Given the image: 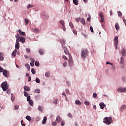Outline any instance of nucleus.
Instances as JSON below:
<instances>
[{"mask_svg":"<svg viewBox=\"0 0 126 126\" xmlns=\"http://www.w3.org/2000/svg\"><path fill=\"white\" fill-rule=\"evenodd\" d=\"M81 55L82 59L84 60V59H85V58H86V57L88 56V51L87 50V49L86 48L83 49L81 50Z\"/></svg>","mask_w":126,"mask_h":126,"instance_id":"obj_1","label":"nucleus"},{"mask_svg":"<svg viewBox=\"0 0 126 126\" xmlns=\"http://www.w3.org/2000/svg\"><path fill=\"white\" fill-rule=\"evenodd\" d=\"M103 123L106 124V125H111L113 123L112 120V117H106L103 119Z\"/></svg>","mask_w":126,"mask_h":126,"instance_id":"obj_2","label":"nucleus"},{"mask_svg":"<svg viewBox=\"0 0 126 126\" xmlns=\"http://www.w3.org/2000/svg\"><path fill=\"white\" fill-rule=\"evenodd\" d=\"M1 87L2 88L3 91H6L7 89H8V84H7V82H3L1 85Z\"/></svg>","mask_w":126,"mask_h":126,"instance_id":"obj_3","label":"nucleus"},{"mask_svg":"<svg viewBox=\"0 0 126 126\" xmlns=\"http://www.w3.org/2000/svg\"><path fill=\"white\" fill-rule=\"evenodd\" d=\"M119 39V37L118 36H116L114 38V46L115 47L116 50L118 49V44H119V41L118 39Z\"/></svg>","mask_w":126,"mask_h":126,"instance_id":"obj_4","label":"nucleus"},{"mask_svg":"<svg viewBox=\"0 0 126 126\" xmlns=\"http://www.w3.org/2000/svg\"><path fill=\"white\" fill-rule=\"evenodd\" d=\"M16 40H18V42H20L23 44L25 43V38L23 36H21L19 39H16Z\"/></svg>","mask_w":126,"mask_h":126,"instance_id":"obj_5","label":"nucleus"},{"mask_svg":"<svg viewBox=\"0 0 126 126\" xmlns=\"http://www.w3.org/2000/svg\"><path fill=\"white\" fill-rule=\"evenodd\" d=\"M69 65L71 66L73 64V61L72 60V56L69 55V60H68Z\"/></svg>","mask_w":126,"mask_h":126,"instance_id":"obj_6","label":"nucleus"},{"mask_svg":"<svg viewBox=\"0 0 126 126\" xmlns=\"http://www.w3.org/2000/svg\"><path fill=\"white\" fill-rule=\"evenodd\" d=\"M63 49H64V52L65 55H68L69 58V56H71V55H70V53H69V51H68V50H67V48L65 47V46H64V47H63Z\"/></svg>","mask_w":126,"mask_h":126,"instance_id":"obj_7","label":"nucleus"},{"mask_svg":"<svg viewBox=\"0 0 126 126\" xmlns=\"http://www.w3.org/2000/svg\"><path fill=\"white\" fill-rule=\"evenodd\" d=\"M117 91L118 92H126V88L120 87L117 89Z\"/></svg>","mask_w":126,"mask_h":126,"instance_id":"obj_8","label":"nucleus"},{"mask_svg":"<svg viewBox=\"0 0 126 126\" xmlns=\"http://www.w3.org/2000/svg\"><path fill=\"white\" fill-rule=\"evenodd\" d=\"M99 16L101 18L100 21L101 22H105V19H104V15L102 13H99Z\"/></svg>","mask_w":126,"mask_h":126,"instance_id":"obj_9","label":"nucleus"},{"mask_svg":"<svg viewBox=\"0 0 126 126\" xmlns=\"http://www.w3.org/2000/svg\"><path fill=\"white\" fill-rule=\"evenodd\" d=\"M20 46L19 45V42H18V40H16V44H15V48L17 50H19Z\"/></svg>","mask_w":126,"mask_h":126,"instance_id":"obj_10","label":"nucleus"},{"mask_svg":"<svg viewBox=\"0 0 126 126\" xmlns=\"http://www.w3.org/2000/svg\"><path fill=\"white\" fill-rule=\"evenodd\" d=\"M121 54H122V55L123 57L125 56V55H126V49H125V48H123V49L122 50Z\"/></svg>","mask_w":126,"mask_h":126,"instance_id":"obj_11","label":"nucleus"},{"mask_svg":"<svg viewBox=\"0 0 126 126\" xmlns=\"http://www.w3.org/2000/svg\"><path fill=\"white\" fill-rule=\"evenodd\" d=\"M18 32H19V34L20 35V36H25V32H22L21 30H19Z\"/></svg>","mask_w":126,"mask_h":126,"instance_id":"obj_12","label":"nucleus"},{"mask_svg":"<svg viewBox=\"0 0 126 126\" xmlns=\"http://www.w3.org/2000/svg\"><path fill=\"white\" fill-rule=\"evenodd\" d=\"M61 120H62L61 117L60 116H57L56 119V122H57V123H60L61 122Z\"/></svg>","mask_w":126,"mask_h":126,"instance_id":"obj_13","label":"nucleus"},{"mask_svg":"<svg viewBox=\"0 0 126 126\" xmlns=\"http://www.w3.org/2000/svg\"><path fill=\"white\" fill-rule=\"evenodd\" d=\"M61 43L62 44V48L64 47V45H65V40L63 39L61 40Z\"/></svg>","mask_w":126,"mask_h":126,"instance_id":"obj_14","label":"nucleus"},{"mask_svg":"<svg viewBox=\"0 0 126 126\" xmlns=\"http://www.w3.org/2000/svg\"><path fill=\"white\" fill-rule=\"evenodd\" d=\"M99 106H100V109H102V110H103V109H104V107H106V105H105V104L104 103H101L99 104Z\"/></svg>","mask_w":126,"mask_h":126,"instance_id":"obj_15","label":"nucleus"},{"mask_svg":"<svg viewBox=\"0 0 126 126\" xmlns=\"http://www.w3.org/2000/svg\"><path fill=\"white\" fill-rule=\"evenodd\" d=\"M3 74L4 75V76H5V77H8L7 71L6 70L3 71Z\"/></svg>","mask_w":126,"mask_h":126,"instance_id":"obj_16","label":"nucleus"},{"mask_svg":"<svg viewBox=\"0 0 126 126\" xmlns=\"http://www.w3.org/2000/svg\"><path fill=\"white\" fill-rule=\"evenodd\" d=\"M24 89L25 91H30V88L28 86H25L24 87Z\"/></svg>","mask_w":126,"mask_h":126,"instance_id":"obj_17","label":"nucleus"},{"mask_svg":"<svg viewBox=\"0 0 126 126\" xmlns=\"http://www.w3.org/2000/svg\"><path fill=\"white\" fill-rule=\"evenodd\" d=\"M80 22L82 23L83 25H85V24H86V23H85V20H84V18H82L80 19Z\"/></svg>","mask_w":126,"mask_h":126,"instance_id":"obj_18","label":"nucleus"},{"mask_svg":"<svg viewBox=\"0 0 126 126\" xmlns=\"http://www.w3.org/2000/svg\"><path fill=\"white\" fill-rule=\"evenodd\" d=\"M17 51V50L16 49H15V50L12 53V57H13V58H15V57L16 56L15 53H16Z\"/></svg>","mask_w":126,"mask_h":126,"instance_id":"obj_19","label":"nucleus"},{"mask_svg":"<svg viewBox=\"0 0 126 126\" xmlns=\"http://www.w3.org/2000/svg\"><path fill=\"white\" fill-rule=\"evenodd\" d=\"M46 122H47V117H44L42 120V124L45 125V124H46Z\"/></svg>","mask_w":126,"mask_h":126,"instance_id":"obj_20","label":"nucleus"},{"mask_svg":"<svg viewBox=\"0 0 126 126\" xmlns=\"http://www.w3.org/2000/svg\"><path fill=\"white\" fill-rule=\"evenodd\" d=\"M97 96H98V95L97 94V93H93V98H94V99H96V98H97Z\"/></svg>","mask_w":126,"mask_h":126,"instance_id":"obj_21","label":"nucleus"},{"mask_svg":"<svg viewBox=\"0 0 126 126\" xmlns=\"http://www.w3.org/2000/svg\"><path fill=\"white\" fill-rule=\"evenodd\" d=\"M73 2L75 5H78V0H73Z\"/></svg>","mask_w":126,"mask_h":126,"instance_id":"obj_22","label":"nucleus"},{"mask_svg":"<svg viewBox=\"0 0 126 126\" xmlns=\"http://www.w3.org/2000/svg\"><path fill=\"white\" fill-rule=\"evenodd\" d=\"M115 28L116 30H119V29H120V26H119V24H118V23L115 24Z\"/></svg>","mask_w":126,"mask_h":126,"instance_id":"obj_23","label":"nucleus"},{"mask_svg":"<svg viewBox=\"0 0 126 126\" xmlns=\"http://www.w3.org/2000/svg\"><path fill=\"white\" fill-rule=\"evenodd\" d=\"M39 52L40 54V55H43L44 54V50L40 49L39 50Z\"/></svg>","mask_w":126,"mask_h":126,"instance_id":"obj_24","label":"nucleus"},{"mask_svg":"<svg viewBox=\"0 0 126 126\" xmlns=\"http://www.w3.org/2000/svg\"><path fill=\"white\" fill-rule=\"evenodd\" d=\"M126 109V106L125 105H123L120 108V111L121 112H122V111H124Z\"/></svg>","mask_w":126,"mask_h":126,"instance_id":"obj_25","label":"nucleus"},{"mask_svg":"<svg viewBox=\"0 0 126 126\" xmlns=\"http://www.w3.org/2000/svg\"><path fill=\"white\" fill-rule=\"evenodd\" d=\"M33 32H34V33H39L40 31L38 29L35 28L34 29Z\"/></svg>","mask_w":126,"mask_h":126,"instance_id":"obj_26","label":"nucleus"},{"mask_svg":"<svg viewBox=\"0 0 126 126\" xmlns=\"http://www.w3.org/2000/svg\"><path fill=\"white\" fill-rule=\"evenodd\" d=\"M62 64L64 67H66L67 66V62H64Z\"/></svg>","mask_w":126,"mask_h":126,"instance_id":"obj_27","label":"nucleus"},{"mask_svg":"<svg viewBox=\"0 0 126 126\" xmlns=\"http://www.w3.org/2000/svg\"><path fill=\"white\" fill-rule=\"evenodd\" d=\"M25 66H26V68H27L28 71H29V70H30V66L29 65H28V64H26L25 65Z\"/></svg>","mask_w":126,"mask_h":126,"instance_id":"obj_28","label":"nucleus"},{"mask_svg":"<svg viewBox=\"0 0 126 126\" xmlns=\"http://www.w3.org/2000/svg\"><path fill=\"white\" fill-rule=\"evenodd\" d=\"M124 58L123 57H121V60H120V63L121 64H124Z\"/></svg>","mask_w":126,"mask_h":126,"instance_id":"obj_29","label":"nucleus"},{"mask_svg":"<svg viewBox=\"0 0 126 126\" xmlns=\"http://www.w3.org/2000/svg\"><path fill=\"white\" fill-rule=\"evenodd\" d=\"M26 120H28V121H29V122H30V121H31V117H30V116L27 115L26 117Z\"/></svg>","mask_w":126,"mask_h":126,"instance_id":"obj_30","label":"nucleus"},{"mask_svg":"<svg viewBox=\"0 0 126 126\" xmlns=\"http://www.w3.org/2000/svg\"><path fill=\"white\" fill-rule=\"evenodd\" d=\"M75 104L76 105H81V102H80L79 100H76Z\"/></svg>","mask_w":126,"mask_h":126,"instance_id":"obj_31","label":"nucleus"},{"mask_svg":"<svg viewBox=\"0 0 126 126\" xmlns=\"http://www.w3.org/2000/svg\"><path fill=\"white\" fill-rule=\"evenodd\" d=\"M35 65L36 66H40V63H39V62L38 61H36L35 63Z\"/></svg>","mask_w":126,"mask_h":126,"instance_id":"obj_32","label":"nucleus"},{"mask_svg":"<svg viewBox=\"0 0 126 126\" xmlns=\"http://www.w3.org/2000/svg\"><path fill=\"white\" fill-rule=\"evenodd\" d=\"M40 91L39 89H36L34 90V93H40Z\"/></svg>","mask_w":126,"mask_h":126,"instance_id":"obj_33","label":"nucleus"},{"mask_svg":"<svg viewBox=\"0 0 126 126\" xmlns=\"http://www.w3.org/2000/svg\"><path fill=\"white\" fill-rule=\"evenodd\" d=\"M35 82L37 83H40V82H41V80H40V79H39V78H36L35 80Z\"/></svg>","mask_w":126,"mask_h":126,"instance_id":"obj_34","label":"nucleus"},{"mask_svg":"<svg viewBox=\"0 0 126 126\" xmlns=\"http://www.w3.org/2000/svg\"><path fill=\"white\" fill-rule=\"evenodd\" d=\"M29 103L30 104V106H32V107H33V101H32V100L29 101Z\"/></svg>","mask_w":126,"mask_h":126,"instance_id":"obj_35","label":"nucleus"},{"mask_svg":"<svg viewBox=\"0 0 126 126\" xmlns=\"http://www.w3.org/2000/svg\"><path fill=\"white\" fill-rule=\"evenodd\" d=\"M60 22L61 24H62V26L64 25V21H63V20H60Z\"/></svg>","mask_w":126,"mask_h":126,"instance_id":"obj_36","label":"nucleus"},{"mask_svg":"<svg viewBox=\"0 0 126 126\" xmlns=\"http://www.w3.org/2000/svg\"><path fill=\"white\" fill-rule=\"evenodd\" d=\"M33 7H34V5H30V4H29L28 5V6L27 7V8H28V9H29V8H32Z\"/></svg>","mask_w":126,"mask_h":126,"instance_id":"obj_37","label":"nucleus"},{"mask_svg":"<svg viewBox=\"0 0 126 126\" xmlns=\"http://www.w3.org/2000/svg\"><path fill=\"white\" fill-rule=\"evenodd\" d=\"M62 29L63 30V31H66V28L65 27V26L64 25L62 26Z\"/></svg>","mask_w":126,"mask_h":126,"instance_id":"obj_38","label":"nucleus"},{"mask_svg":"<svg viewBox=\"0 0 126 126\" xmlns=\"http://www.w3.org/2000/svg\"><path fill=\"white\" fill-rule=\"evenodd\" d=\"M117 13L118 16H122V15H123V14L122 13V12H121L120 11H118Z\"/></svg>","mask_w":126,"mask_h":126,"instance_id":"obj_39","label":"nucleus"},{"mask_svg":"<svg viewBox=\"0 0 126 126\" xmlns=\"http://www.w3.org/2000/svg\"><path fill=\"white\" fill-rule=\"evenodd\" d=\"M32 74H36V71H35V69L34 68H32Z\"/></svg>","mask_w":126,"mask_h":126,"instance_id":"obj_40","label":"nucleus"},{"mask_svg":"<svg viewBox=\"0 0 126 126\" xmlns=\"http://www.w3.org/2000/svg\"><path fill=\"white\" fill-rule=\"evenodd\" d=\"M69 26H70V27H71V28H73V27H74V26L73 25L72 22L69 23Z\"/></svg>","mask_w":126,"mask_h":126,"instance_id":"obj_41","label":"nucleus"},{"mask_svg":"<svg viewBox=\"0 0 126 126\" xmlns=\"http://www.w3.org/2000/svg\"><path fill=\"white\" fill-rule=\"evenodd\" d=\"M20 37H21L20 35H19L18 33L17 34L16 36H15V38H16V40H18V39H20Z\"/></svg>","mask_w":126,"mask_h":126,"instance_id":"obj_42","label":"nucleus"},{"mask_svg":"<svg viewBox=\"0 0 126 126\" xmlns=\"http://www.w3.org/2000/svg\"><path fill=\"white\" fill-rule=\"evenodd\" d=\"M24 94L25 97H28V93L26 92H24Z\"/></svg>","mask_w":126,"mask_h":126,"instance_id":"obj_43","label":"nucleus"},{"mask_svg":"<svg viewBox=\"0 0 126 126\" xmlns=\"http://www.w3.org/2000/svg\"><path fill=\"white\" fill-rule=\"evenodd\" d=\"M45 75L46 77H49V76H50V73L49 72H46V73H45Z\"/></svg>","mask_w":126,"mask_h":126,"instance_id":"obj_44","label":"nucleus"},{"mask_svg":"<svg viewBox=\"0 0 126 126\" xmlns=\"http://www.w3.org/2000/svg\"><path fill=\"white\" fill-rule=\"evenodd\" d=\"M64 125H65V122L63 121H61V126H64Z\"/></svg>","mask_w":126,"mask_h":126,"instance_id":"obj_45","label":"nucleus"},{"mask_svg":"<svg viewBox=\"0 0 126 126\" xmlns=\"http://www.w3.org/2000/svg\"><path fill=\"white\" fill-rule=\"evenodd\" d=\"M38 110L39 111H40V112H42V111H43V108L41 106H39L38 107Z\"/></svg>","mask_w":126,"mask_h":126,"instance_id":"obj_46","label":"nucleus"},{"mask_svg":"<svg viewBox=\"0 0 126 126\" xmlns=\"http://www.w3.org/2000/svg\"><path fill=\"white\" fill-rule=\"evenodd\" d=\"M63 58L64 60H65L66 61H67L68 60L67 57L65 55H63Z\"/></svg>","mask_w":126,"mask_h":126,"instance_id":"obj_47","label":"nucleus"},{"mask_svg":"<svg viewBox=\"0 0 126 126\" xmlns=\"http://www.w3.org/2000/svg\"><path fill=\"white\" fill-rule=\"evenodd\" d=\"M53 103L54 105H57L58 104V99H55Z\"/></svg>","mask_w":126,"mask_h":126,"instance_id":"obj_48","label":"nucleus"},{"mask_svg":"<svg viewBox=\"0 0 126 126\" xmlns=\"http://www.w3.org/2000/svg\"><path fill=\"white\" fill-rule=\"evenodd\" d=\"M84 104H85V105H86V106H89V102L85 101V102H84Z\"/></svg>","mask_w":126,"mask_h":126,"instance_id":"obj_49","label":"nucleus"},{"mask_svg":"<svg viewBox=\"0 0 126 126\" xmlns=\"http://www.w3.org/2000/svg\"><path fill=\"white\" fill-rule=\"evenodd\" d=\"M31 61H32V63H35V59L33 58H30Z\"/></svg>","mask_w":126,"mask_h":126,"instance_id":"obj_50","label":"nucleus"},{"mask_svg":"<svg viewBox=\"0 0 126 126\" xmlns=\"http://www.w3.org/2000/svg\"><path fill=\"white\" fill-rule=\"evenodd\" d=\"M75 20L76 22H79V21H80V18H76L75 19Z\"/></svg>","mask_w":126,"mask_h":126,"instance_id":"obj_51","label":"nucleus"},{"mask_svg":"<svg viewBox=\"0 0 126 126\" xmlns=\"http://www.w3.org/2000/svg\"><path fill=\"white\" fill-rule=\"evenodd\" d=\"M4 70L1 66H0V72H3Z\"/></svg>","mask_w":126,"mask_h":126,"instance_id":"obj_52","label":"nucleus"},{"mask_svg":"<svg viewBox=\"0 0 126 126\" xmlns=\"http://www.w3.org/2000/svg\"><path fill=\"white\" fill-rule=\"evenodd\" d=\"M73 33L74 34V35H76L77 34V31H76V30H73Z\"/></svg>","mask_w":126,"mask_h":126,"instance_id":"obj_53","label":"nucleus"},{"mask_svg":"<svg viewBox=\"0 0 126 126\" xmlns=\"http://www.w3.org/2000/svg\"><path fill=\"white\" fill-rule=\"evenodd\" d=\"M25 22H26V25H27V24H28V19H25Z\"/></svg>","mask_w":126,"mask_h":126,"instance_id":"obj_54","label":"nucleus"},{"mask_svg":"<svg viewBox=\"0 0 126 126\" xmlns=\"http://www.w3.org/2000/svg\"><path fill=\"white\" fill-rule=\"evenodd\" d=\"M31 66H34L35 65L34 64V62H31L30 63Z\"/></svg>","mask_w":126,"mask_h":126,"instance_id":"obj_55","label":"nucleus"},{"mask_svg":"<svg viewBox=\"0 0 126 126\" xmlns=\"http://www.w3.org/2000/svg\"><path fill=\"white\" fill-rule=\"evenodd\" d=\"M90 30H91V32L92 33H93V28L92 27V26H90Z\"/></svg>","mask_w":126,"mask_h":126,"instance_id":"obj_56","label":"nucleus"},{"mask_svg":"<svg viewBox=\"0 0 126 126\" xmlns=\"http://www.w3.org/2000/svg\"><path fill=\"white\" fill-rule=\"evenodd\" d=\"M27 101L28 102H29V101H31L30 100V96H27Z\"/></svg>","mask_w":126,"mask_h":126,"instance_id":"obj_57","label":"nucleus"},{"mask_svg":"<svg viewBox=\"0 0 126 126\" xmlns=\"http://www.w3.org/2000/svg\"><path fill=\"white\" fill-rule=\"evenodd\" d=\"M3 60H4V57L1 56L0 57V61H3Z\"/></svg>","mask_w":126,"mask_h":126,"instance_id":"obj_58","label":"nucleus"},{"mask_svg":"<svg viewBox=\"0 0 126 126\" xmlns=\"http://www.w3.org/2000/svg\"><path fill=\"white\" fill-rule=\"evenodd\" d=\"M6 92L8 94H10V92H11V91L10 90V89H8Z\"/></svg>","mask_w":126,"mask_h":126,"instance_id":"obj_59","label":"nucleus"},{"mask_svg":"<svg viewBox=\"0 0 126 126\" xmlns=\"http://www.w3.org/2000/svg\"><path fill=\"white\" fill-rule=\"evenodd\" d=\"M52 126H57V123H56L55 122H52Z\"/></svg>","mask_w":126,"mask_h":126,"instance_id":"obj_60","label":"nucleus"},{"mask_svg":"<svg viewBox=\"0 0 126 126\" xmlns=\"http://www.w3.org/2000/svg\"><path fill=\"white\" fill-rule=\"evenodd\" d=\"M19 108V106L17 105H15V110H18Z\"/></svg>","mask_w":126,"mask_h":126,"instance_id":"obj_61","label":"nucleus"},{"mask_svg":"<svg viewBox=\"0 0 126 126\" xmlns=\"http://www.w3.org/2000/svg\"><path fill=\"white\" fill-rule=\"evenodd\" d=\"M14 99H15L14 96H12L11 97V101H12L13 102V101H14Z\"/></svg>","mask_w":126,"mask_h":126,"instance_id":"obj_62","label":"nucleus"},{"mask_svg":"<svg viewBox=\"0 0 126 126\" xmlns=\"http://www.w3.org/2000/svg\"><path fill=\"white\" fill-rule=\"evenodd\" d=\"M68 116L69 118H72V114H71L70 113H68Z\"/></svg>","mask_w":126,"mask_h":126,"instance_id":"obj_63","label":"nucleus"},{"mask_svg":"<svg viewBox=\"0 0 126 126\" xmlns=\"http://www.w3.org/2000/svg\"><path fill=\"white\" fill-rule=\"evenodd\" d=\"M31 79H32V78L31 76L29 77L28 78V81L29 82V81H31Z\"/></svg>","mask_w":126,"mask_h":126,"instance_id":"obj_64","label":"nucleus"}]
</instances>
